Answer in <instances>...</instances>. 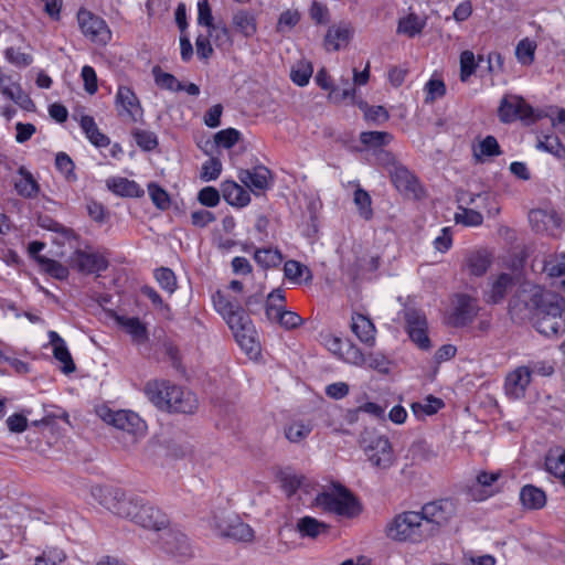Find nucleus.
Segmentation results:
<instances>
[{
	"mask_svg": "<svg viewBox=\"0 0 565 565\" xmlns=\"http://www.w3.org/2000/svg\"><path fill=\"white\" fill-rule=\"evenodd\" d=\"M66 558L63 550L53 547L44 551L35 558L34 565H58Z\"/></svg>",
	"mask_w": 565,
	"mask_h": 565,
	"instance_id": "nucleus-54",
	"label": "nucleus"
},
{
	"mask_svg": "<svg viewBox=\"0 0 565 565\" xmlns=\"http://www.w3.org/2000/svg\"><path fill=\"white\" fill-rule=\"evenodd\" d=\"M209 36L214 41L217 47H231L233 39L230 29L225 23H217L207 31Z\"/></svg>",
	"mask_w": 565,
	"mask_h": 565,
	"instance_id": "nucleus-40",
	"label": "nucleus"
},
{
	"mask_svg": "<svg viewBox=\"0 0 565 565\" xmlns=\"http://www.w3.org/2000/svg\"><path fill=\"white\" fill-rule=\"evenodd\" d=\"M132 136L136 143L145 151H151L158 146V138L152 131L135 129Z\"/></svg>",
	"mask_w": 565,
	"mask_h": 565,
	"instance_id": "nucleus-51",
	"label": "nucleus"
},
{
	"mask_svg": "<svg viewBox=\"0 0 565 565\" xmlns=\"http://www.w3.org/2000/svg\"><path fill=\"white\" fill-rule=\"evenodd\" d=\"M49 339L53 347L54 358L63 364L61 369L62 372L65 374L74 372L75 363L66 347L65 341L55 331H49Z\"/></svg>",
	"mask_w": 565,
	"mask_h": 565,
	"instance_id": "nucleus-20",
	"label": "nucleus"
},
{
	"mask_svg": "<svg viewBox=\"0 0 565 565\" xmlns=\"http://www.w3.org/2000/svg\"><path fill=\"white\" fill-rule=\"evenodd\" d=\"M355 93L354 84H351L349 78H341V84L333 86L329 93V99L332 103L339 104L348 98H353Z\"/></svg>",
	"mask_w": 565,
	"mask_h": 565,
	"instance_id": "nucleus-44",
	"label": "nucleus"
},
{
	"mask_svg": "<svg viewBox=\"0 0 565 565\" xmlns=\"http://www.w3.org/2000/svg\"><path fill=\"white\" fill-rule=\"evenodd\" d=\"M478 63L473 52L463 51L460 54V79L467 82L468 78L476 72Z\"/></svg>",
	"mask_w": 565,
	"mask_h": 565,
	"instance_id": "nucleus-52",
	"label": "nucleus"
},
{
	"mask_svg": "<svg viewBox=\"0 0 565 565\" xmlns=\"http://www.w3.org/2000/svg\"><path fill=\"white\" fill-rule=\"evenodd\" d=\"M406 330L409 333L413 330L427 329L426 317L423 312L415 309L405 310Z\"/></svg>",
	"mask_w": 565,
	"mask_h": 565,
	"instance_id": "nucleus-56",
	"label": "nucleus"
},
{
	"mask_svg": "<svg viewBox=\"0 0 565 565\" xmlns=\"http://www.w3.org/2000/svg\"><path fill=\"white\" fill-rule=\"evenodd\" d=\"M77 21L82 33L96 44L105 45L111 39V32L100 17L88 10L81 9L77 13Z\"/></svg>",
	"mask_w": 565,
	"mask_h": 565,
	"instance_id": "nucleus-10",
	"label": "nucleus"
},
{
	"mask_svg": "<svg viewBox=\"0 0 565 565\" xmlns=\"http://www.w3.org/2000/svg\"><path fill=\"white\" fill-rule=\"evenodd\" d=\"M536 149L548 152L557 159L565 158V147L555 135H542L537 138Z\"/></svg>",
	"mask_w": 565,
	"mask_h": 565,
	"instance_id": "nucleus-35",
	"label": "nucleus"
},
{
	"mask_svg": "<svg viewBox=\"0 0 565 565\" xmlns=\"http://www.w3.org/2000/svg\"><path fill=\"white\" fill-rule=\"evenodd\" d=\"M350 36L351 31L348 26L331 28L326 35V45L328 49L338 51L342 45L349 42Z\"/></svg>",
	"mask_w": 565,
	"mask_h": 565,
	"instance_id": "nucleus-38",
	"label": "nucleus"
},
{
	"mask_svg": "<svg viewBox=\"0 0 565 565\" xmlns=\"http://www.w3.org/2000/svg\"><path fill=\"white\" fill-rule=\"evenodd\" d=\"M313 429L311 422L294 420L285 428V436L290 443H300L306 439Z\"/></svg>",
	"mask_w": 565,
	"mask_h": 565,
	"instance_id": "nucleus-34",
	"label": "nucleus"
},
{
	"mask_svg": "<svg viewBox=\"0 0 565 565\" xmlns=\"http://www.w3.org/2000/svg\"><path fill=\"white\" fill-rule=\"evenodd\" d=\"M513 287V277L510 274H501L490 282L489 290L484 292V300L488 303L501 302Z\"/></svg>",
	"mask_w": 565,
	"mask_h": 565,
	"instance_id": "nucleus-19",
	"label": "nucleus"
},
{
	"mask_svg": "<svg viewBox=\"0 0 565 565\" xmlns=\"http://www.w3.org/2000/svg\"><path fill=\"white\" fill-rule=\"evenodd\" d=\"M93 494L100 499V504L107 510L141 527L161 531L169 525V518L160 509L137 495L125 493L121 489L98 487Z\"/></svg>",
	"mask_w": 565,
	"mask_h": 565,
	"instance_id": "nucleus-2",
	"label": "nucleus"
},
{
	"mask_svg": "<svg viewBox=\"0 0 565 565\" xmlns=\"http://www.w3.org/2000/svg\"><path fill=\"white\" fill-rule=\"evenodd\" d=\"M546 469L555 476L565 473V449L562 447H553L545 457Z\"/></svg>",
	"mask_w": 565,
	"mask_h": 565,
	"instance_id": "nucleus-36",
	"label": "nucleus"
},
{
	"mask_svg": "<svg viewBox=\"0 0 565 565\" xmlns=\"http://www.w3.org/2000/svg\"><path fill=\"white\" fill-rule=\"evenodd\" d=\"M459 201L465 202L468 205L475 204L477 201H480V204H476L477 207L486 209L489 215H495L499 213V207L492 204L493 195L483 192L479 194H469V199L460 198Z\"/></svg>",
	"mask_w": 565,
	"mask_h": 565,
	"instance_id": "nucleus-47",
	"label": "nucleus"
},
{
	"mask_svg": "<svg viewBox=\"0 0 565 565\" xmlns=\"http://www.w3.org/2000/svg\"><path fill=\"white\" fill-rule=\"evenodd\" d=\"M312 71V65L310 63H299L297 67L291 70V81L298 86H305L309 83Z\"/></svg>",
	"mask_w": 565,
	"mask_h": 565,
	"instance_id": "nucleus-58",
	"label": "nucleus"
},
{
	"mask_svg": "<svg viewBox=\"0 0 565 565\" xmlns=\"http://www.w3.org/2000/svg\"><path fill=\"white\" fill-rule=\"evenodd\" d=\"M56 169L63 173L67 180H74V162L71 157L65 152H58L55 158Z\"/></svg>",
	"mask_w": 565,
	"mask_h": 565,
	"instance_id": "nucleus-61",
	"label": "nucleus"
},
{
	"mask_svg": "<svg viewBox=\"0 0 565 565\" xmlns=\"http://www.w3.org/2000/svg\"><path fill=\"white\" fill-rule=\"evenodd\" d=\"M215 310L226 321L232 330L238 345L247 353L258 352V342L256 341V330L243 307L236 299H232L221 290H217L213 297Z\"/></svg>",
	"mask_w": 565,
	"mask_h": 565,
	"instance_id": "nucleus-3",
	"label": "nucleus"
},
{
	"mask_svg": "<svg viewBox=\"0 0 565 565\" xmlns=\"http://www.w3.org/2000/svg\"><path fill=\"white\" fill-rule=\"evenodd\" d=\"M565 299L541 286L524 282L509 302V313L513 320L529 318L534 328L545 337H557L565 331Z\"/></svg>",
	"mask_w": 565,
	"mask_h": 565,
	"instance_id": "nucleus-1",
	"label": "nucleus"
},
{
	"mask_svg": "<svg viewBox=\"0 0 565 565\" xmlns=\"http://www.w3.org/2000/svg\"><path fill=\"white\" fill-rule=\"evenodd\" d=\"M107 188L115 194L128 198H139L143 195V190L140 185L126 178H110L107 180Z\"/></svg>",
	"mask_w": 565,
	"mask_h": 565,
	"instance_id": "nucleus-25",
	"label": "nucleus"
},
{
	"mask_svg": "<svg viewBox=\"0 0 565 565\" xmlns=\"http://www.w3.org/2000/svg\"><path fill=\"white\" fill-rule=\"evenodd\" d=\"M456 513L452 500L444 499L426 503L419 511L420 516L428 523L429 536L438 532L439 527L447 524Z\"/></svg>",
	"mask_w": 565,
	"mask_h": 565,
	"instance_id": "nucleus-9",
	"label": "nucleus"
},
{
	"mask_svg": "<svg viewBox=\"0 0 565 565\" xmlns=\"http://www.w3.org/2000/svg\"><path fill=\"white\" fill-rule=\"evenodd\" d=\"M224 200L237 207H244L250 202V195L242 185L232 180H226L221 185Z\"/></svg>",
	"mask_w": 565,
	"mask_h": 565,
	"instance_id": "nucleus-22",
	"label": "nucleus"
},
{
	"mask_svg": "<svg viewBox=\"0 0 565 565\" xmlns=\"http://www.w3.org/2000/svg\"><path fill=\"white\" fill-rule=\"evenodd\" d=\"M383 156L387 159V162L392 163L390 174L395 186L399 191L414 192L417 185L415 175L406 167L397 164L391 153L385 152Z\"/></svg>",
	"mask_w": 565,
	"mask_h": 565,
	"instance_id": "nucleus-18",
	"label": "nucleus"
},
{
	"mask_svg": "<svg viewBox=\"0 0 565 565\" xmlns=\"http://www.w3.org/2000/svg\"><path fill=\"white\" fill-rule=\"evenodd\" d=\"M531 382L529 366H519L505 377L504 388L510 398L519 399L525 395L526 387Z\"/></svg>",
	"mask_w": 565,
	"mask_h": 565,
	"instance_id": "nucleus-16",
	"label": "nucleus"
},
{
	"mask_svg": "<svg viewBox=\"0 0 565 565\" xmlns=\"http://www.w3.org/2000/svg\"><path fill=\"white\" fill-rule=\"evenodd\" d=\"M479 312L478 300L466 294H457L451 301V312L448 321L452 327L460 328L470 324Z\"/></svg>",
	"mask_w": 565,
	"mask_h": 565,
	"instance_id": "nucleus-11",
	"label": "nucleus"
},
{
	"mask_svg": "<svg viewBox=\"0 0 565 565\" xmlns=\"http://www.w3.org/2000/svg\"><path fill=\"white\" fill-rule=\"evenodd\" d=\"M354 203L359 207L360 214L369 220L372 216L371 196L363 189L359 188L354 191Z\"/></svg>",
	"mask_w": 565,
	"mask_h": 565,
	"instance_id": "nucleus-59",
	"label": "nucleus"
},
{
	"mask_svg": "<svg viewBox=\"0 0 565 565\" xmlns=\"http://www.w3.org/2000/svg\"><path fill=\"white\" fill-rule=\"evenodd\" d=\"M459 212L455 214V221L457 224H463L467 226H479L483 222V216L480 212L473 209H467L459 206Z\"/></svg>",
	"mask_w": 565,
	"mask_h": 565,
	"instance_id": "nucleus-48",
	"label": "nucleus"
},
{
	"mask_svg": "<svg viewBox=\"0 0 565 565\" xmlns=\"http://www.w3.org/2000/svg\"><path fill=\"white\" fill-rule=\"evenodd\" d=\"M498 117L503 124H511L519 119L529 125L541 118V115L536 114L522 96L507 94L500 100Z\"/></svg>",
	"mask_w": 565,
	"mask_h": 565,
	"instance_id": "nucleus-7",
	"label": "nucleus"
},
{
	"mask_svg": "<svg viewBox=\"0 0 565 565\" xmlns=\"http://www.w3.org/2000/svg\"><path fill=\"white\" fill-rule=\"evenodd\" d=\"M3 96L14 102L22 109L31 111L34 110L35 105L31 97L22 89L19 83H11L9 87L3 88Z\"/></svg>",
	"mask_w": 565,
	"mask_h": 565,
	"instance_id": "nucleus-33",
	"label": "nucleus"
},
{
	"mask_svg": "<svg viewBox=\"0 0 565 565\" xmlns=\"http://www.w3.org/2000/svg\"><path fill=\"white\" fill-rule=\"evenodd\" d=\"M520 500L524 508L530 510L542 509L546 503V495L540 488L526 484L520 491Z\"/></svg>",
	"mask_w": 565,
	"mask_h": 565,
	"instance_id": "nucleus-26",
	"label": "nucleus"
},
{
	"mask_svg": "<svg viewBox=\"0 0 565 565\" xmlns=\"http://www.w3.org/2000/svg\"><path fill=\"white\" fill-rule=\"evenodd\" d=\"M6 60L18 68H25L30 66L34 58L30 53L21 52L19 49L10 46L4 51Z\"/></svg>",
	"mask_w": 565,
	"mask_h": 565,
	"instance_id": "nucleus-46",
	"label": "nucleus"
},
{
	"mask_svg": "<svg viewBox=\"0 0 565 565\" xmlns=\"http://www.w3.org/2000/svg\"><path fill=\"white\" fill-rule=\"evenodd\" d=\"M385 534L395 542L420 543L429 536L428 523L416 511L395 515L385 526Z\"/></svg>",
	"mask_w": 565,
	"mask_h": 565,
	"instance_id": "nucleus-5",
	"label": "nucleus"
},
{
	"mask_svg": "<svg viewBox=\"0 0 565 565\" xmlns=\"http://www.w3.org/2000/svg\"><path fill=\"white\" fill-rule=\"evenodd\" d=\"M254 260L264 269L274 268L282 262L279 249L273 247L257 248L254 252Z\"/></svg>",
	"mask_w": 565,
	"mask_h": 565,
	"instance_id": "nucleus-32",
	"label": "nucleus"
},
{
	"mask_svg": "<svg viewBox=\"0 0 565 565\" xmlns=\"http://www.w3.org/2000/svg\"><path fill=\"white\" fill-rule=\"evenodd\" d=\"M222 172V162L217 158H211L202 164L201 179L204 181L216 180Z\"/></svg>",
	"mask_w": 565,
	"mask_h": 565,
	"instance_id": "nucleus-60",
	"label": "nucleus"
},
{
	"mask_svg": "<svg viewBox=\"0 0 565 565\" xmlns=\"http://www.w3.org/2000/svg\"><path fill=\"white\" fill-rule=\"evenodd\" d=\"M99 416L106 424L127 433H136L143 424L139 415L131 411L103 408Z\"/></svg>",
	"mask_w": 565,
	"mask_h": 565,
	"instance_id": "nucleus-14",
	"label": "nucleus"
},
{
	"mask_svg": "<svg viewBox=\"0 0 565 565\" xmlns=\"http://www.w3.org/2000/svg\"><path fill=\"white\" fill-rule=\"evenodd\" d=\"M148 193L152 203L160 210L164 211L170 206V198L164 189L159 184L151 182L148 184Z\"/></svg>",
	"mask_w": 565,
	"mask_h": 565,
	"instance_id": "nucleus-50",
	"label": "nucleus"
},
{
	"mask_svg": "<svg viewBox=\"0 0 565 565\" xmlns=\"http://www.w3.org/2000/svg\"><path fill=\"white\" fill-rule=\"evenodd\" d=\"M119 326L131 337L135 344H145L149 340V333L145 323L137 317H118Z\"/></svg>",
	"mask_w": 565,
	"mask_h": 565,
	"instance_id": "nucleus-23",
	"label": "nucleus"
},
{
	"mask_svg": "<svg viewBox=\"0 0 565 565\" xmlns=\"http://www.w3.org/2000/svg\"><path fill=\"white\" fill-rule=\"evenodd\" d=\"M284 273L286 278L294 281H298L303 273H307L306 280L311 279V274L308 267L297 260H287L284 265Z\"/></svg>",
	"mask_w": 565,
	"mask_h": 565,
	"instance_id": "nucleus-57",
	"label": "nucleus"
},
{
	"mask_svg": "<svg viewBox=\"0 0 565 565\" xmlns=\"http://www.w3.org/2000/svg\"><path fill=\"white\" fill-rule=\"evenodd\" d=\"M212 525L217 530L218 534L231 537L236 541L248 542L254 536L253 529L242 522L238 518L230 521H222L216 515L213 518Z\"/></svg>",
	"mask_w": 565,
	"mask_h": 565,
	"instance_id": "nucleus-15",
	"label": "nucleus"
},
{
	"mask_svg": "<svg viewBox=\"0 0 565 565\" xmlns=\"http://www.w3.org/2000/svg\"><path fill=\"white\" fill-rule=\"evenodd\" d=\"M393 136L386 131H363L360 141L369 148H379L391 142Z\"/></svg>",
	"mask_w": 565,
	"mask_h": 565,
	"instance_id": "nucleus-43",
	"label": "nucleus"
},
{
	"mask_svg": "<svg viewBox=\"0 0 565 565\" xmlns=\"http://www.w3.org/2000/svg\"><path fill=\"white\" fill-rule=\"evenodd\" d=\"M543 270L550 277H563L565 276V257H555L546 260Z\"/></svg>",
	"mask_w": 565,
	"mask_h": 565,
	"instance_id": "nucleus-63",
	"label": "nucleus"
},
{
	"mask_svg": "<svg viewBox=\"0 0 565 565\" xmlns=\"http://www.w3.org/2000/svg\"><path fill=\"white\" fill-rule=\"evenodd\" d=\"M490 263L489 256L482 252L472 253L467 259L469 271L475 276H482L486 274Z\"/></svg>",
	"mask_w": 565,
	"mask_h": 565,
	"instance_id": "nucleus-41",
	"label": "nucleus"
},
{
	"mask_svg": "<svg viewBox=\"0 0 565 565\" xmlns=\"http://www.w3.org/2000/svg\"><path fill=\"white\" fill-rule=\"evenodd\" d=\"M198 201L207 207H214L220 203V192L213 186H205L198 193Z\"/></svg>",
	"mask_w": 565,
	"mask_h": 565,
	"instance_id": "nucleus-62",
	"label": "nucleus"
},
{
	"mask_svg": "<svg viewBox=\"0 0 565 565\" xmlns=\"http://www.w3.org/2000/svg\"><path fill=\"white\" fill-rule=\"evenodd\" d=\"M351 330L362 343L374 345L376 330L370 318L360 313L352 316Z\"/></svg>",
	"mask_w": 565,
	"mask_h": 565,
	"instance_id": "nucleus-21",
	"label": "nucleus"
},
{
	"mask_svg": "<svg viewBox=\"0 0 565 565\" xmlns=\"http://www.w3.org/2000/svg\"><path fill=\"white\" fill-rule=\"evenodd\" d=\"M118 115L130 121H138L143 114L135 92L128 86H119L115 97Z\"/></svg>",
	"mask_w": 565,
	"mask_h": 565,
	"instance_id": "nucleus-13",
	"label": "nucleus"
},
{
	"mask_svg": "<svg viewBox=\"0 0 565 565\" xmlns=\"http://www.w3.org/2000/svg\"><path fill=\"white\" fill-rule=\"evenodd\" d=\"M241 138V132L235 128H226L214 135V143L218 148L231 149Z\"/></svg>",
	"mask_w": 565,
	"mask_h": 565,
	"instance_id": "nucleus-49",
	"label": "nucleus"
},
{
	"mask_svg": "<svg viewBox=\"0 0 565 565\" xmlns=\"http://www.w3.org/2000/svg\"><path fill=\"white\" fill-rule=\"evenodd\" d=\"M19 178L14 180L17 193L24 199H34L40 192V184L33 178L32 173L24 167L18 169Z\"/></svg>",
	"mask_w": 565,
	"mask_h": 565,
	"instance_id": "nucleus-24",
	"label": "nucleus"
},
{
	"mask_svg": "<svg viewBox=\"0 0 565 565\" xmlns=\"http://www.w3.org/2000/svg\"><path fill=\"white\" fill-rule=\"evenodd\" d=\"M425 25L426 21L412 12L398 20L397 33L404 34L408 38H414L422 33Z\"/></svg>",
	"mask_w": 565,
	"mask_h": 565,
	"instance_id": "nucleus-31",
	"label": "nucleus"
},
{
	"mask_svg": "<svg viewBox=\"0 0 565 565\" xmlns=\"http://www.w3.org/2000/svg\"><path fill=\"white\" fill-rule=\"evenodd\" d=\"M81 127L94 146L102 148L109 145V138L100 132L92 116H82Z\"/></svg>",
	"mask_w": 565,
	"mask_h": 565,
	"instance_id": "nucleus-30",
	"label": "nucleus"
},
{
	"mask_svg": "<svg viewBox=\"0 0 565 565\" xmlns=\"http://www.w3.org/2000/svg\"><path fill=\"white\" fill-rule=\"evenodd\" d=\"M152 75L154 78V83L163 89L171 92H181L183 89V84L175 78L174 75L170 73H166L161 70L160 66H153Z\"/></svg>",
	"mask_w": 565,
	"mask_h": 565,
	"instance_id": "nucleus-37",
	"label": "nucleus"
},
{
	"mask_svg": "<svg viewBox=\"0 0 565 565\" xmlns=\"http://www.w3.org/2000/svg\"><path fill=\"white\" fill-rule=\"evenodd\" d=\"M536 44L527 38L521 40L515 47V56L522 65H531L534 61Z\"/></svg>",
	"mask_w": 565,
	"mask_h": 565,
	"instance_id": "nucleus-42",
	"label": "nucleus"
},
{
	"mask_svg": "<svg viewBox=\"0 0 565 565\" xmlns=\"http://www.w3.org/2000/svg\"><path fill=\"white\" fill-rule=\"evenodd\" d=\"M444 406L445 403L441 398L428 395L422 402H414L411 405V409L418 419H423L426 416L436 414Z\"/></svg>",
	"mask_w": 565,
	"mask_h": 565,
	"instance_id": "nucleus-28",
	"label": "nucleus"
},
{
	"mask_svg": "<svg viewBox=\"0 0 565 565\" xmlns=\"http://www.w3.org/2000/svg\"><path fill=\"white\" fill-rule=\"evenodd\" d=\"M300 20V15L297 11L287 10L284 11L277 23V31L285 32L291 30Z\"/></svg>",
	"mask_w": 565,
	"mask_h": 565,
	"instance_id": "nucleus-64",
	"label": "nucleus"
},
{
	"mask_svg": "<svg viewBox=\"0 0 565 565\" xmlns=\"http://www.w3.org/2000/svg\"><path fill=\"white\" fill-rule=\"evenodd\" d=\"M36 262L45 273L58 280H64L68 277V268L57 260L45 256H36Z\"/></svg>",
	"mask_w": 565,
	"mask_h": 565,
	"instance_id": "nucleus-39",
	"label": "nucleus"
},
{
	"mask_svg": "<svg viewBox=\"0 0 565 565\" xmlns=\"http://www.w3.org/2000/svg\"><path fill=\"white\" fill-rule=\"evenodd\" d=\"M361 447L373 467L387 469L394 462L392 444L386 436L374 435L362 438Z\"/></svg>",
	"mask_w": 565,
	"mask_h": 565,
	"instance_id": "nucleus-8",
	"label": "nucleus"
},
{
	"mask_svg": "<svg viewBox=\"0 0 565 565\" xmlns=\"http://www.w3.org/2000/svg\"><path fill=\"white\" fill-rule=\"evenodd\" d=\"M71 267L84 275L99 274L108 268L107 258L97 252L76 249L70 257Z\"/></svg>",
	"mask_w": 565,
	"mask_h": 565,
	"instance_id": "nucleus-12",
	"label": "nucleus"
},
{
	"mask_svg": "<svg viewBox=\"0 0 565 565\" xmlns=\"http://www.w3.org/2000/svg\"><path fill=\"white\" fill-rule=\"evenodd\" d=\"M406 330L409 333L413 330L427 329L426 317L423 312L415 309L405 310Z\"/></svg>",
	"mask_w": 565,
	"mask_h": 565,
	"instance_id": "nucleus-55",
	"label": "nucleus"
},
{
	"mask_svg": "<svg viewBox=\"0 0 565 565\" xmlns=\"http://www.w3.org/2000/svg\"><path fill=\"white\" fill-rule=\"evenodd\" d=\"M145 393L159 409L192 414L198 408L195 395L169 381H152L146 384Z\"/></svg>",
	"mask_w": 565,
	"mask_h": 565,
	"instance_id": "nucleus-4",
	"label": "nucleus"
},
{
	"mask_svg": "<svg viewBox=\"0 0 565 565\" xmlns=\"http://www.w3.org/2000/svg\"><path fill=\"white\" fill-rule=\"evenodd\" d=\"M500 154V146L493 136H487L479 142L478 149H475V157L478 161H481V157H497Z\"/></svg>",
	"mask_w": 565,
	"mask_h": 565,
	"instance_id": "nucleus-45",
	"label": "nucleus"
},
{
	"mask_svg": "<svg viewBox=\"0 0 565 565\" xmlns=\"http://www.w3.org/2000/svg\"><path fill=\"white\" fill-rule=\"evenodd\" d=\"M154 277L162 289L172 294L177 288V278L174 273L167 267H161L156 270Z\"/></svg>",
	"mask_w": 565,
	"mask_h": 565,
	"instance_id": "nucleus-53",
	"label": "nucleus"
},
{
	"mask_svg": "<svg viewBox=\"0 0 565 565\" xmlns=\"http://www.w3.org/2000/svg\"><path fill=\"white\" fill-rule=\"evenodd\" d=\"M271 172L264 166H257L252 170H241L238 173L239 181L246 185L252 192L258 194L268 188V180Z\"/></svg>",
	"mask_w": 565,
	"mask_h": 565,
	"instance_id": "nucleus-17",
	"label": "nucleus"
},
{
	"mask_svg": "<svg viewBox=\"0 0 565 565\" xmlns=\"http://www.w3.org/2000/svg\"><path fill=\"white\" fill-rule=\"evenodd\" d=\"M232 24L235 31L245 38L253 36L257 30L255 17L246 10L236 11L232 18Z\"/></svg>",
	"mask_w": 565,
	"mask_h": 565,
	"instance_id": "nucleus-27",
	"label": "nucleus"
},
{
	"mask_svg": "<svg viewBox=\"0 0 565 565\" xmlns=\"http://www.w3.org/2000/svg\"><path fill=\"white\" fill-rule=\"evenodd\" d=\"M315 505L328 513L353 518L360 513V505L353 494L344 487L338 486L333 492L319 493Z\"/></svg>",
	"mask_w": 565,
	"mask_h": 565,
	"instance_id": "nucleus-6",
	"label": "nucleus"
},
{
	"mask_svg": "<svg viewBox=\"0 0 565 565\" xmlns=\"http://www.w3.org/2000/svg\"><path fill=\"white\" fill-rule=\"evenodd\" d=\"M329 525L318 521L312 516H303L297 522V531L302 537L316 539L322 533H327Z\"/></svg>",
	"mask_w": 565,
	"mask_h": 565,
	"instance_id": "nucleus-29",
	"label": "nucleus"
}]
</instances>
